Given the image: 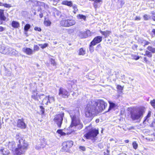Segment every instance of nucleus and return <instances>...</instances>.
<instances>
[{
	"label": "nucleus",
	"instance_id": "ddd939ff",
	"mask_svg": "<svg viewBox=\"0 0 155 155\" xmlns=\"http://www.w3.org/2000/svg\"><path fill=\"white\" fill-rule=\"evenodd\" d=\"M79 35L81 38H85L91 36V33L89 30H87L85 32H80Z\"/></svg>",
	"mask_w": 155,
	"mask_h": 155
},
{
	"label": "nucleus",
	"instance_id": "dca6fc26",
	"mask_svg": "<svg viewBox=\"0 0 155 155\" xmlns=\"http://www.w3.org/2000/svg\"><path fill=\"white\" fill-rule=\"evenodd\" d=\"M22 51L24 52L29 55H31L33 53V50L28 48H23L22 49Z\"/></svg>",
	"mask_w": 155,
	"mask_h": 155
},
{
	"label": "nucleus",
	"instance_id": "4d7b16f0",
	"mask_svg": "<svg viewBox=\"0 0 155 155\" xmlns=\"http://www.w3.org/2000/svg\"><path fill=\"white\" fill-rule=\"evenodd\" d=\"M3 3L0 2V6H3Z\"/></svg>",
	"mask_w": 155,
	"mask_h": 155
},
{
	"label": "nucleus",
	"instance_id": "412c9836",
	"mask_svg": "<svg viewBox=\"0 0 155 155\" xmlns=\"http://www.w3.org/2000/svg\"><path fill=\"white\" fill-rule=\"evenodd\" d=\"M32 97L35 100H38V93L37 90H35L33 91L32 93Z\"/></svg>",
	"mask_w": 155,
	"mask_h": 155
},
{
	"label": "nucleus",
	"instance_id": "3c124183",
	"mask_svg": "<svg viewBox=\"0 0 155 155\" xmlns=\"http://www.w3.org/2000/svg\"><path fill=\"white\" fill-rule=\"evenodd\" d=\"M143 18L145 20H147L148 18V16L146 15H145L143 16Z\"/></svg>",
	"mask_w": 155,
	"mask_h": 155
},
{
	"label": "nucleus",
	"instance_id": "9b49d317",
	"mask_svg": "<svg viewBox=\"0 0 155 155\" xmlns=\"http://www.w3.org/2000/svg\"><path fill=\"white\" fill-rule=\"evenodd\" d=\"M59 95L65 98L68 96L69 94L66 89L60 88L59 90Z\"/></svg>",
	"mask_w": 155,
	"mask_h": 155
},
{
	"label": "nucleus",
	"instance_id": "0eeeda50",
	"mask_svg": "<svg viewBox=\"0 0 155 155\" xmlns=\"http://www.w3.org/2000/svg\"><path fill=\"white\" fill-rule=\"evenodd\" d=\"M75 21L73 20H64L61 21L60 25L64 27H68L74 25L75 24Z\"/></svg>",
	"mask_w": 155,
	"mask_h": 155
},
{
	"label": "nucleus",
	"instance_id": "72a5a7b5",
	"mask_svg": "<svg viewBox=\"0 0 155 155\" xmlns=\"http://www.w3.org/2000/svg\"><path fill=\"white\" fill-rule=\"evenodd\" d=\"M77 18L78 19H83L84 20H85L86 19V16L84 15H79L77 16Z\"/></svg>",
	"mask_w": 155,
	"mask_h": 155
},
{
	"label": "nucleus",
	"instance_id": "1a4fd4ad",
	"mask_svg": "<svg viewBox=\"0 0 155 155\" xmlns=\"http://www.w3.org/2000/svg\"><path fill=\"white\" fill-rule=\"evenodd\" d=\"M54 101V97L52 96L49 95L46 96L44 98L42 101L43 104L48 105V104L52 103Z\"/></svg>",
	"mask_w": 155,
	"mask_h": 155
},
{
	"label": "nucleus",
	"instance_id": "e433bc0d",
	"mask_svg": "<svg viewBox=\"0 0 155 155\" xmlns=\"http://www.w3.org/2000/svg\"><path fill=\"white\" fill-rule=\"evenodd\" d=\"M150 104L153 108H155V99L151 101Z\"/></svg>",
	"mask_w": 155,
	"mask_h": 155
},
{
	"label": "nucleus",
	"instance_id": "13d9d810",
	"mask_svg": "<svg viewBox=\"0 0 155 155\" xmlns=\"http://www.w3.org/2000/svg\"><path fill=\"white\" fill-rule=\"evenodd\" d=\"M39 16H40V18H42L43 16V14H40L39 15Z\"/></svg>",
	"mask_w": 155,
	"mask_h": 155
},
{
	"label": "nucleus",
	"instance_id": "de8ad7c7",
	"mask_svg": "<svg viewBox=\"0 0 155 155\" xmlns=\"http://www.w3.org/2000/svg\"><path fill=\"white\" fill-rule=\"evenodd\" d=\"M34 29L35 31H41V29L40 28L36 27Z\"/></svg>",
	"mask_w": 155,
	"mask_h": 155
},
{
	"label": "nucleus",
	"instance_id": "09e8293b",
	"mask_svg": "<svg viewBox=\"0 0 155 155\" xmlns=\"http://www.w3.org/2000/svg\"><path fill=\"white\" fill-rule=\"evenodd\" d=\"M151 126L152 127H155V119L152 123Z\"/></svg>",
	"mask_w": 155,
	"mask_h": 155
},
{
	"label": "nucleus",
	"instance_id": "bf43d9fd",
	"mask_svg": "<svg viewBox=\"0 0 155 155\" xmlns=\"http://www.w3.org/2000/svg\"><path fill=\"white\" fill-rule=\"evenodd\" d=\"M96 123H98L99 122V119H96Z\"/></svg>",
	"mask_w": 155,
	"mask_h": 155
},
{
	"label": "nucleus",
	"instance_id": "6e6552de",
	"mask_svg": "<svg viewBox=\"0 0 155 155\" xmlns=\"http://www.w3.org/2000/svg\"><path fill=\"white\" fill-rule=\"evenodd\" d=\"M73 145V142L72 141H68L64 142L62 144V150L64 151H67L69 148Z\"/></svg>",
	"mask_w": 155,
	"mask_h": 155
},
{
	"label": "nucleus",
	"instance_id": "79ce46f5",
	"mask_svg": "<svg viewBox=\"0 0 155 155\" xmlns=\"http://www.w3.org/2000/svg\"><path fill=\"white\" fill-rule=\"evenodd\" d=\"M50 61L51 64H52L53 66H55L56 65V63H55L54 60V59L51 58L50 59Z\"/></svg>",
	"mask_w": 155,
	"mask_h": 155
},
{
	"label": "nucleus",
	"instance_id": "f257e3e1",
	"mask_svg": "<svg viewBox=\"0 0 155 155\" xmlns=\"http://www.w3.org/2000/svg\"><path fill=\"white\" fill-rule=\"evenodd\" d=\"M107 106V103L102 100H90L84 109L85 116L91 120L98 113L104 110Z\"/></svg>",
	"mask_w": 155,
	"mask_h": 155
},
{
	"label": "nucleus",
	"instance_id": "7ed1b4c3",
	"mask_svg": "<svg viewBox=\"0 0 155 155\" xmlns=\"http://www.w3.org/2000/svg\"><path fill=\"white\" fill-rule=\"evenodd\" d=\"M69 114L72 120L71 127H75L78 129H81L83 125L80 122L79 119V111L78 110H74Z\"/></svg>",
	"mask_w": 155,
	"mask_h": 155
},
{
	"label": "nucleus",
	"instance_id": "5701e85b",
	"mask_svg": "<svg viewBox=\"0 0 155 155\" xmlns=\"http://www.w3.org/2000/svg\"><path fill=\"white\" fill-rule=\"evenodd\" d=\"M61 4L63 5H65L70 7H71L72 5V3L71 1H69L67 0L64 1L62 2Z\"/></svg>",
	"mask_w": 155,
	"mask_h": 155
},
{
	"label": "nucleus",
	"instance_id": "e2e57ef3",
	"mask_svg": "<svg viewBox=\"0 0 155 155\" xmlns=\"http://www.w3.org/2000/svg\"><path fill=\"white\" fill-rule=\"evenodd\" d=\"M153 33L155 34V29H153Z\"/></svg>",
	"mask_w": 155,
	"mask_h": 155
},
{
	"label": "nucleus",
	"instance_id": "f704fd0d",
	"mask_svg": "<svg viewBox=\"0 0 155 155\" xmlns=\"http://www.w3.org/2000/svg\"><path fill=\"white\" fill-rule=\"evenodd\" d=\"M44 23L45 25L47 26H50L51 24V22L49 20L45 21Z\"/></svg>",
	"mask_w": 155,
	"mask_h": 155
},
{
	"label": "nucleus",
	"instance_id": "0e129e2a",
	"mask_svg": "<svg viewBox=\"0 0 155 155\" xmlns=\"http://www.w3.org/2000/svg\"><path fill=\"white\" fill-rule=\"evenodd\" d=\"M54 1H55L56 2H57L58 1H59V0H54Z\"/></svg>",
	"mask_w": 155,
	"mask_h": 155
},
{
	"label": "nucleus",
	"instance_id": "c756f323",
	"mask_svg": "<svg viewBox=\"0 0 155 155\" xmlns=\"http://www.w3.org/2000/svg\"><path fill=\"white\" fill-rule=\"evenodd\" d=\"M131 56L132 57V59L136 60H138L140 57L138 56L137 55L135 54H131Z\"/></svg>",
	"mask_w": 155,
	"mask_h": 155
},
{
	"label": "nucleus",
	"instance_id": "ea45409f",
	"mask_svg": "<svg viewBox=\"0 0 155 155\" xmlns=\"http://www.w3.org/2000/svg\"><path fill=\"white\" fill-rule=\"evenodd\" d=\"M146 55L149 58H151L152 56V54L149 51H146Z\"/></svg>",
	"mask_w": 155,
	"mask_h": 155
},
{
	"label": "nucleus",
	"instance_id": "680f3d73",
	"mask_svg": "<svg viewBox=\"0 0 155 155\" xmlns=\"http://www.w3.org/2000/svg\"><path fill=\"white\" fill-rule=\"evenodd\" d=\"M152 19L154 21H155V16H153L152 17Z\"/></svg>",
	"mask_w": 155,
	"mask_h": 155
},
{
	"label": "nucleus",
	"instance_id": "aec40b11",
	"mask_svg": "<svg viewBox=\"0 0 155 155\" xmlns=\"http://www.w3.org/2000/svg\"><path fill=\"white\" fill-rule=\"evenodd\" d=\"M151 111H148L147 115L144 118V120L143 121V124H146L147 122H148L149 118L151 116Z\"/></svg>",
	"mask_w": 155,
	"mask_h": 155
},
{
	"label": "nucleus",
	"instance_id": "a18cd8bd",
	"mask_svg": "<svg viewBox=\"0 0 155 155\" xmlns=\"http://www.w3.org/2000/svg\"><path fill=\"white\" fill-rule=\"evenodd\" d=\"M142 43L144 44V45H143L144 46H145V45H148L149 44V42L148 41H143L142 42Z\"/></svg>",
	"mask_w": 155,
	"mask_h": 155
},
{
	"label": "nucleus",
	"instance_id": "4468645a",
	"mask_svg": "<svg viewBox=\"0 0 155 155\" xmlns=\"http://www.w3.org/2000/svg\"><path fill=\"white\" fill-rule=\"evenodd\" d=\"M102 37L100 36H97L91 42V45H95L97 44L100 43L102 40Z\"/></svg>",
	"mask_w": 155,
	"mask_h": 155
},
{
	"label": "nucleus",
	"instance_id": "6ab92c4d",
	"mask_svg": "<svg viewBox=\"0 0 155 155\" xmlns=\"http://www.w3.org/2000/svg\"><path fill=\"white\" fill-rule=\"evenodd\" d=\"M57 132L61 136H65L67 134H69L71 133L74 132V130H72L70 132H68L67 133L63 131L62 130H57Z\"/></svg>",
	"mask_w": 155,
	"mask_h": 155
},
{
	"label": "nucleus",
	"instance_id": "9d476101",
	"mask_svg": "<svg viewBox=\"0 0 155 155\" xmlns=\"http://www.w3.org/2000/svg\"><path fill=\"white\" fill-rule=\"evenodd\" d=\"M11 50V47L5 46L3 45H1L0 46V53L8 55L9 54V51Z\"/></svg>",
	"mask_w": 155,
	"mask_h": 155
},
{
	"label": "nucleus",
	"instance_id": "6e6d98bb",
	"mask_svg": "<svg viewBox=\"0 0 155 155\" xmlns=\"http://www.w3.org/2000/svg\"><path fill=\"white\" fill-rule=\"evenodd\" d=\"M140 19V18L139 17H136L135 18V20H139Z\"/></svg>",
	"mask_w": 155,
	"mask_h": 155
},
{
	"label": "nucleus",
	"instance_id": "423d86ee",
	"mask_svg": "<svg viewBox=\"0 0 155 155\" xmlns=\"http://www.w3.org/2000/svg\"><path fill=\"white\" fill-rule=\"evenodd\" d=\"M64 116V113H61L60 114L56 115L54 118V121L57 124L59 127H61Z\"/></svg>",
	"mask_w": 155,
	"mask_h": 155
},
{
	"label": "nucleus",
	"instance_id": "f3484780",
	"mask_svg": "<svg viewBox=\"0 0 155 155\" xmlns=\"http://www.w3.org/2000/svg\"><path fill=\"white\" fill-rule=\"evenodd\" d=\"M41 143L40 144V146H36L35 148L37 150H40L41 148H44L46 144V140L43 138V140H42V141L41 142Z\"/></svg>",
	"mask_w": 155,
	"mask_h": 155
},
{
	"label": "nucleus",
	"instance_id": "603ef678",
	"mask_svg": "<svg viewBox=\"0 0 155 155\" xmlns=\"http://www.w3.org/2000/svg\"><path fill=\"white\" fill-rule=\"evenodd\" d=\"M5 30V28L2 26H0V32H2Z\"/></svg>",
	"mask_w": 155,
	"mask_h": 155
},
{
	"label": "nucleus",
	"instance_id": "39448f33",
	"mask_svg": "<svg viewBox=\"0 0 155 155\" xmlns=\"http://www.w3.org/2000/svg\"><path fill=\"white\" fill-rule=\"evenodd\" d=\"M98 133V130L93 128L89 131V132L85 134L84 136L87 139H91V138H94L96 137Z\"/></svg>",
	"mask_w": 155,
	"mask_h": 155
},
{
	"label": "nucleus",
	"instance_id": "69168bd1",
	"mask_svg": "<svg viewBox=\"0 0 155 155\" xmlns=\"http://www.w3.org/2000/svg\"><path fill=\"white\" fill-rule=\"evenodd\" d=\"M144 56H147V55H146V51L145 52V54H144Z\"/></svg>",
	"mask_w": 155,
	"mask_h": 155
},
{
	"label": "nucleus",
	"instance_id": "c03bdc74",
	"mask_svg": "<svg viewBox=\"0 0 155 155\" xmlns=\"http://www.w3.org/2000/svg\"><path fill=\"white\" fill-rule=\"evenodd\" d=\"M40 108L41 109V114H43L44 113V109L42 106H40Z\"/></svg>",
	"mask_w": 155,
	"mask_h": 155
},
{
	"label": "nucleus",
	"instance_id": "473e14b6",
	"mask_svg": "<svg viewBox=\"0 0 155 155\" xmlns=\"http://www.w3.org/2000/svg\"><path fill=\"white\" fill-rule=\"evenodd\" d=\"M38 45L42 49H44L48 46V44L47 43H45L44 44H39Z\"/></svg>",
	"mask_w": 155,
	"mask_h": 155
},
{
	"label": "nucleus",
	"instance_id": "2eb2a0df",
	"mask_svg": "<svg viewBox=\"0 0 155 155\" xmlns=\"http://www.w3.org/2000/svg\"><path fill=\"white\" fill-rule=\"evenodd\" d=\"M17 126L21 129L25 128L26 126L23 119H18L17 121Z\"/></svg>",
	"mask_w": 155,
	"mask_h": 155
},
{
	"label": "nucleus",
	"instance_id": "b1692460",
	"mask_svg": "<svg viewBox=\"0 0 155 155\" xmlns=\"http://www.w3.org/2000/svg\"><path fill=\"white\" fill-rule=\"evenodd\" d=\"M11 50L9 51L10 53L9 55H16L18 54V52L14 49L11 48Z\"/></svg>",
	"mask_w": 155,
	"mask_h": 155
},
{
	"label": "nucleus",
	"instance_id": "f8f14e48",
	"mask_svg": "<svg viewBox=\"0 0 155 155\" xmlns=\"http://www.w3.org/2000/svg\"><path fill=\"white\" fill-rule=\"evenodd\" d=\"M5 145L6 147H7L8 148L12 150H13L15 147V142L12 140L7 141Z\"/></svg>",
	"mask_w": 155,
	"mask_h": 155
},
{
	"label": "nucleus",
	"instance_id": "49530a36",
	"mask_svg": "<svg viewBox=\"0 0 155 155\" xmlns=\"http://www.w3.org/2000/svg\"><path fill=\"white\" fill-rule=\"evenodd\" d=\"M3 6L6 8H9L11 7L10 5L6 3H4Z\"/></svg>",
	"mask_w": 155,
	"mask_h": 155
},
{
	"label": "nucleus",
	"instance_id": "864d4df0",
	"mask_svg": "<svg viewBox=\"0 0 155 155\" xmlns=\"http://www.w3.org/2000/svg\"><path fill=\"white\" fill-rule=\"evenodd\" d=\"M144 61L145 62V63H148V62H149V61L147 60V58L146 57H144Z\"/></svg>",
	"mask_w": 155,
	"mask_h": 155
},
{
	"label": "nucleus",
	"instance_id": "c85d7f7f",
	"mask_svg": "<svg viewBox=\"0 0 155 155\" xmlns=\"http://www.w3.org/2000/svg\"><path fill=\"white\" fill-rule=\"evenodd\" d=\"M85 53V51L83 48H81L79 50L78 54L79 55H84Z\"/></svg>",
	"mask_w": 155,
	"mask_h": 155
},
{
	"label": "nucleus",
	"instance_id": "052dcab7",
	"mask_svg": "<svg viewBox=\"0 0 155 155\" xmlns=\"http://www.w3.org/2000/svg\"><path fill=\"white\" fill-rule=\"evenodd\" d=\"M129 142V140H125V142L126 143H128Z\"/></svg>",
	"mask_w": 155,
	"mask_h": 155
},
{
	"label": "nucleus",
	"instance_id": "f03ea898",
	"mask_svg": "<svg viewBox=\"0 0 155 155\" xmlns=\"http://www.w3.org/2000/svg\"><path fill=\"white\" fill-rule=\"evenodd\" d=\"M16 138L18 141V147L16 148L14 151L15 155H21L24 154L27 149L28 144L26 141L20 137L19 134H17Z\"/></svg>",
	"mask_w": 155,
	"mask_h": 155
},
{
	"label": "nucleus",
	"instance_id": "8fccbe9b",
	"mask_svg": "<svg viewBox=\"0 0 155 155\" xmlns=\"http://www.w3.org/2000/svg\"><path fill=\"white\" fill-rule=\"evenodd\" d=\"M79 148L83 151H85V148L84 147L80 146Z\"/></svg>",
	"mask_w": 155,
	"mask_h": 155
},
{
	"label": "nucleus",
	"instance_id": "20e7f679",
	"mask_svg": "<svg viewBox=\"0 0 155 155\" xmlns=\"http://www.w3.org/2000/svg\"><path fill=\"white\" fill-rule=\"evenodd\" d=\"M145 112V108L140 107L131 113V117L133 120H140Z\"/></svg>",
	"mask_w": 155,
	"mask_h": 155
},
{
	"label": "nucleus",
	"instance_id": "c9c22d12",
	"mask_svg": "<svg viewBox=\"0 0 155 155\" xmlns=\"http://www.w3.org/2000/svg\"><path fill=\"white\" fill-rule=\"evenodd\" d=\"M31 26L29 24H26L24 27V30L25 31H27L30 28Z\"/></svg>",
	"mask_w": 155,
	"mask_h": 155
},
{
	"label": "nucleus",
	"instance_id": "393cba45",
	"mask_svg": "<svg viewBox=\"0 0 155 155\" xmlns=\"http://www.w3.org/2000/svg\"><path fill=\"white\" fill-rule=\"evenodd\" d=\"M4 10L0 9V19L2 20L5 21L6 18L4 16Z\"/></svg>",
	"mask_w": 155,
	"mask_h": 155
},
{
	"label": "nucleus",
	"instance_id": "5fc2aeb1",
	"mask_svg": "<svg viewBox=\"0 0 155 155\" xmlns=\"http://www.w3.org/2000/svg\"><path fill=\"white\" fill-rule=\"evenodd\" d=\"M138 46L137 45H134L133 47V48L134 49H136Z\"/></svg>",
	"mask_w": 155,
	"mask_h": 155
},
{
	"label": "nucleus",
	"instance_id": "338daca9",
	"mask_svg": "<svg viewBox=\"0 0 155 155\" xmlns=\"http://www.w3.org/2000/svg\"><path fill=\"white\" fill-rule=\"evenodd\" d=\"M82 141H85V140H84L83 139H82Z\"/></svg>",
	"mask_w": 155,
	"mask_h": 155
},
{
	"label": "nucleus",
	"instance_id": "37998d69",
	"mask_svg": "<svg viewBox=\"0 0 155 155\" xmlns=\"http://www.w3.org/2000/svg\"><path fill=\"white\" fill-rule=\"evenodd\" d=\"M73 9L74 10V13H75V11H76L78 10L77 7L76 5H73Z\"/></svg>",
	"mask_w": 155,
	"mask_h": 155
},
{
	"label": "nucleus",
	"instance_id": "a878e982",
	"mask_svg": "<svg viewBox=\"0 0 155 155\" xmlns=\"http://www.w3.org/2000/svg\"><path fill=\"white\" fill-rule=\"evenodd\" d=\"M100 32L101 34L104 35L105 37H106L109 36L111 33V31H100Z\"/></svg>",
	"mask_w": 155,
	"mask_h": 155
},
{
	"label": "nucleus",
	"instance_id": "2f4dec72",
	"mask_svg": "<svg viewBox=\"0 0 155 155\" xmlns=\"http://www.w3.org/2000/svg\"><path fill=\"white\" fill-rule=\"evenodd\" d=\"M147 49L153 53H155V48L149 46L147 48Z\"/></svg>",
	"mask_w": 155,
	"mask_h": 155
},
{
	"label": "nucleus",
	"instance_id": "bb28decb",
	"mask_svg": "<svg viewBox=\"0 0 155 155\" xmlns=\"http://www.w3.org/2000/svg\"><path fill=\"white\" fill-rule=\"evenodd\" d=\"M12 26L15 28H17L19 26V23L15 21H13L12 23Z\"/></svg>",
	"mask_w": 155,
	"mask_h": 155
},
{
	"label": "nucleus",
	"instance_id": "cd10ccee",
	"mask_svg": "<svg viewBox=\"0 0 155 155\" xmlns=\"http://www.w3.org/2000/svg\"><path fill=\"white\" fill-rule=\"evenodd\" d=\"M109 103L110 104L109 110L114 109L116 106V104L113 102H109Z\"/></svg>",
	"mask_w": 155,
	"mask_h": 155
},
{
	"label": "nucleus",
	"instance_id": "4c0bfd02",
	"mask_svg": "<svg viewBox=\"0 0 155 155\" xmlns=\"http://www.w3.org/2000/svg\"><path fill=\"white\" fill-rule=\"evenodd\" d=\"M39 49V48L38 46L37 45H34V46L33 52L35 51H38Z\"/></svg>",
	"mask_w": 155,
	"mask_h": 155
},
{
	"label": "nucleus",
	"instance_id": "4be33fe9",
	"mask_svg": "<svg viewBox=\"0 0 155 155\" xmlns=\"http://www.w3.org/2000/svg\"><path fill=\"white\" fill-rule=\"evenodd\" d=\"M90 1H94L93 5L95 8H97L98 6V4L102 2L103 0H90Z\"/></svg>",
	"mask_w": 155,
	"mask_h": 155
},
{
	"label": "nucleus",
	"instance_id": "774afa93",
	"mask_svg": "<svg viewBox=\"0 0 155 155\" xmlns=\"http://www.w3.org/2000/svg\"><path fill=\"white\" fill-rule=\"evenodd\" d=\"M44 94H41L40 95V97L41 96H44Z\"/></svg>",
	"mask_w": 155,
	"mask_h": 155
},
{
	"label": "nucleus",
	"instance_id": "7c9ffc66",
	"mask_svg": "<svg viewBox=\"0 0 155 155\" xmlns=\"http://www.w3.org/2000/svg\"><path fill=\"white\" fill-rule=\"evenodd\" d=\"M123 87L122 86H121L117 85V88L118 89V90L121 93L122 92V91L123 89Z\"/></svg>",
	"mask_w": 155,
	"mask_h": 155
},
{
	"label": "nucleus",
	"instance_id": "a211bd4d",
	"mask_svg": "<svg viewBox=\"0 0 155 155\" xmlns=\"http://www.w3.org/2000/svg\"><path fill=\"white\" fill-rule=\"evenodd\" d=\"M9 153V151L6 148L3 147L0 148V154L2 155H7Z\"/></svg>",
	"mask_w": 155,
	"mask_h": 155
},
{
	"label": "nucleus",
	"instance_id": "58836bf2",
	"mask_svg": "<svg viewBox=\"0 0 155 155\" xmlns=\"http://www.w3.org/2000/svg\"><path fill=\"white\" fill-rule=\"evenodd\" d=\"M132 146L134 149H136L138 147L137 144L135 141L132 143Z\"/></svg>",
	"mask_w": 155,
	"mask_h": 155
},
{
	"label": "nucleus",
	"instance_id": "a19ab883",
	"mask_svg": "<svg viewBox=\"0 0 155 155\" xmlns=\"http://www.w3.org/2000/svg\"><path fill=\"white\" fill-rule=\"evenodd\" d=\"M92 46H94V45H91V43H90V47H89V51L91 53H92L94 51V48L92 47Z\"/></svg>",
	"mask_w": 155,
	"mask_h": 155
}]
</instances>
